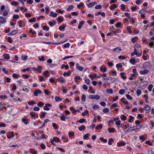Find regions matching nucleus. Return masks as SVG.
<instances>
[{
	"mask_svg": "<svg viewBox=\"0 0 154 154\" xmlns=\"http://www.w3.org/2000/svg\"><path fill=\"white\" fill-rule=\"evenodd\" d=\"M109 111V109L107 108H105L103 109V112L104 113L108 112Z\"/></svg>",
	"mask_w": 154,
	"mask_h": 154,
	"instance_id": "32",
	"label": "nucleus"
},
{
	"mask_svg": "<svg viewBox=\"0 0 154 154\" xmlns=\"http://www.w3.org/2000/svg\"><path fill=\"white\" fill-rule=\"evenodd\" d=\"M73 57V56H67L64 57L63 59V60H65L66 59H69V58H71Z\"/></svg>",
	"mask_w": 154,
	"mask_h": 154,
	"instance_id": "43",
	"label": "nucleus"
},
{
	"mask_svg": "<svg viewBox=\"0 0 154 154\" xmlns=\"http://www.w3.org/2000/svg\"><path fill=\"white\" fill-rule=\"evenodd\" d=\"M152 87L153 85H149L148 87V91H151L152 90Z\"/></svg>",
	"mask_w": 154,
	"mask_h": 154,
	"instance_id": "29",
	"label": "nucleus"
},
{
	"mask_svg": "<svg viewBox=\"0 0 154 154\" xmlns=\"http://www.w3.org/2000/svg\"><path fill=\"white\" fill-rule=\"evenodd\" d=\"M97 77V75L96 74H95L94 75H91L89 77L91 79H93L94 78H95Z\"/></svg>",
	"mask_w": 154,
	"mask_h": 154,
	"instance_id": "59",
	"label": "nucleus"
},
{
	"mask_svg": "<svg viewBox=\"0 0 154 154\" xmlns=\"http://www.w3.org/2000/svg\"><path fill=\"white\" fill-rule=\"evenodd\" d=\"M18 32V31L17 30H14L11 32H10L8 34V35H14L17 33Z\"/></svg>",
	"mask_w": 154,
	"mask_h": 154,
	"instance_id": "9",
	"label": "nucleus"
},
{
	"mask_svg": "<svg viewBox=\"0 0 154 154\" xmlns=\"http://www.w3.org/2000/svg\"><path fill=\"white\" fill-rule=\"evenodd\" d=\"M76 67L77 69L78 70L80 71H82L83 69V67L79 66V64L78 63H76Z\"/></svg>",
	"mask_w": 154,
	"mask_h": 154,
	"instance_id": "3",
	"label": "nucleus"
},
{
	"mask_svg": "<svg viewBox=\"0 0 154 154\" xmlns=\"http://www.w3.org/2000/svg\"><path fill=\"white\" fill-rule=\"evenodd\" d=\"M124 73L122 72L120 73V75L121 76L122 78L123 79H126V76H124Z\"/></svg>",
	"mask_w": 154,
	"mask_h": 154,
	"instance_id": "40",
	"label": "nucleus"
},
{
	"mask_svg": "<svg viewBox=\"0 0 154 154\" xmlns=\"http://www.w3.org/2000/svg\"><path fill=\"white\" fill-rule=\"evenodd\" d=\"M129 61L131 63L133 64H134L135 63V60L134 58H132L130 59Z\"/></svg>",
	"mask_w": 154,
	"mask_h": 154,
	"instance_id": "21",
	"label": "nucleus"
},
{
	"mask_svg": "<svg viewBox=\"0 0 154 154\" xmlns=\"http://www.w3.org/2000/svg\"><path fill=\"white\" fill-rule=\"evenodd\" d=\"M55 100L57 102H60L62 100V99L58 97H55Z\"/></svg>",
	"mask_w": 154,
	"mask_h": 154,
	"instance_id": "12",
	"label": "nucleus"
},
{
	"mask_svg": "<svg viewBox=\"0 0 154 154\" xmlns=\"http://www.w3.org/2000/svg\"><path fill=\"white\" fill-rule=\"evenodd\" d=\"M121 101L123 103L125 104H128V102L127 100H125V98H122L121 99Z\"/></svg>",
	"mask_w": 154,
	"mask_h": 154,
	"instance_id": "24",
	"label": "nucleus"
},
{
	"mask_svg": "<svg viewBox=\"0 0 154 154\" xmlns=\"http://www.w3.org/2000/svg\"><path fill=\"white\" fill-rule=\"evenodd\" d=\"M121 118L122 120H125L127 119V117L126 116L122 115V116L121 117Z\"/></svg>",
	"mask_w": 154,
	"mask_h": 154,
	"instance_id": "39",
	"label": "nucleus"
},
{
	"mask_svg": "<svg viewBox=\"0 0 154 154\" xmlns=\"http://www.w3.org/2000/svg\"><path fill=\"white\" fill-rule=\"evenodd\" d=\"M102 128V124H100L99 125H98V126H97L96 127V128L97 129H98L99 128Z\"/></svg>",
	"mask_w": 154,
	"mask_h": 154,
	"instance_id": "63",
	"label": "nucleus"
},
{
	"mask_svg": "<svg viewBox=\"0 0 154 154\" xmlns=\"http://www.w3.org/2000/svg\"><path fill=\"white\" fill-rule=\"evenodd\" d=\"M117 5L116 4H113L110 6V9L111 10L113 9L114 8H116L117 7Z\"/></svg>",
	"mask_w": 154,
	"mask_h": 154,
	"instance_id": "30",
	"label": "nucleus"
},
{
	"mask_svg": "<svg viewBox=\"0 0 154 154\" xmlns=\"http://www.w3.org/2000/svg\"><path fill=\"white\" fill-rule=\"evenodd\" d=\"M43 29L44 30H46L47 31H48L49 30V27L48 26H44L43 28Z\"/></svg>",
	"mask_w": 154,
	"mask_h": 154,
	"instance_id": "45",
	"label": "nucleus"
},
{
	"mask_svg": "<svg viewBox=\"0 0 154 154\" xmlns=\"http://www.w3.org/2000/svg\"><path fill=\"white\" fill-rule=\"evenodd\" d=\"M122 66V64L121 63H119L116 65V67L117 68H121Z\"/></svg>",
	"mask_w": 154,
	"mask_h": 154,
	"instance_id": "46",
	"label": "nucleus"
},
{
	"mask_svg": "<svg viewBox=\"0 0 154 154\" xmlns=\"http://www.w3.org/2000/svg\"><path fill=\"white\" fill-rule=\"evenodd\" d=\"M12 76L14 78L18 79V77L17 75L15 73H14L12 75Z\"/></svg>",
	"mask_w": 154,
	"mask_h": 154,
	"instance_id": "57",
	"label": "nucleus"
},
{
	"mask_svg": "<svg viewBox=\"0 0 154 154\" xmlns=\"http://www.w3.org/2000/svg\"><path fill=\"white\" fill-rule=\"evenodd\" d=\"M126 96L128 99L131 100L132 99V97H131L129 94H126Z\"/></svg>",
	"mask_w": 154,
	"mask_h": 154,
	"instance_id": "49",
	"label": "nucleus"
},
{
	"mask_svg": "<svg viewBox=\"0 0 154 154\" xmlns=\"http://www.w3.org/2000/svg\"><path fill=\"white\" fill-rule=\"evenodd\" d=\"M137 39V37H135L134 38H133L132 39V42L133 43H134Z\"/></svg>",
	"mask_w": 154,
	"mask_h": 154,
	"instance_id": "60",
	"label": "nucleus"
},
{
	"mask_svg": "<svg viewBox=\"0 0 154 154\" xmlns=\"http://www.w3.org/2000/svg\"><path fill=\"white\" fill-rule=\"evenodd\" d=\"M134 119V117L132 116H130L129 117V119L128 120V121L129 122H131V120Z\"/></svg>",
	"mask_w": 154,
	"mask_h": 154,
	"instance_id": "62",
	"label": "nucleus"
},
{
	"mask_svg": "<svg viewBox=\"0 0 154 154\" xmlns=\"http://www.w3.org/2000/svg\"><path fill=\"white\" fill-rule=\"evenodd\" d=\"M4 58L6 59H9L10 58V57L8 54H5L3 55Z\"/></svg>",
	"mask_w": 154,
	"mask_h": 154,
	"instance_id": "16",
	"label": "nucleus"
},
{
	"mask_svg": "<svg viewBox=\"0 0 154 154\" xmlns=\"http://www.w3.org/2000/svg\"><path fill=\"white\" fill-rule=\"evenodd\" d=\"M35 20V18H33L29 20V22L30 23L34 22Z\"/></svg>",
	"mask_w": 154,
	"mask_h": 154,
	"instance_id": "44",
	"label": "nucleus"
},
{
	"mask_svg": "<svg viewBox=\"0 0 154 154\" xmlns=\"http://www.w3.org/2000/svg\"><path fill=\"white\" fill-rule=\"evenodd\" d=\"M58 81L60 82V83H63L64 82V81L63 79V77H61L60 78H58L57 79Z\"/></svg>",
	"mask_w": 154,
	"mask_h": 154,
	"instance_id": "15",
	"label": "nucleus"
},
{
	"mask_svg": "<svg viewBox=\"0 0 154 154\" xmlns=\"http://www.w3.org/2000/svg\"><path fill=\"white\" fill-rule=\"evenodd\" d=\"M136 75V74H132L131 76L129 78V79L130 80H132L133 78L135 77Z\"/></svg>",
	"mask_w": 154,
	"mask_h": 154,
	"instance_id": "37",
	"label": "nucleus"
},
{
	"mask_svg": "<svg viewBox=\"0 0 154 154\" xmlns=\"http://www.w3.org/2000/svg\"><path fill=\"white\" fill-rule=\"evenodd\" d=\"M85 120H86L85 119H82L79 120V122L80 123H82L83 122H85Z\"/></svg>",
	"mask_w": 154,
	"mask_h": 154,
	"instance_id": "58",
	"label": "nucleus"
},
{
	"mask_svg": "<svg viewBox=\"0 0 154 154\" xmlns=\"http://www.w3.org/2000/svg\"><path fill=\"white\" fill-rule=\"evenodd\" d=\"M44 105V103L42 102H40L38 104V105L39 107H41Z\"/></svg>",
	"mask_w": 154,
	"mask_h": 154,
	"instance_id": "56",
	"label": "nucleus"
},
{
	"mask_svg": "<svg viewBox=\"0 0 154 154\" xmlns=\"http://www.w3.org/2000/svg\"><path fill=\"white\" fill-rule=\"evenodd\" d=\"M145 66H146V67L148 68V69H149L151 66L149 62H146L145 63Z\"/></svg>",
	"mask_w": 154,
	"mask_h": 154,
	"instance_id": "20",
	"label": "nucleus"
},
{
	"mask_svg": "<svg viewBox=\"0 0 154 154\" xmlns=\"http://www.w3.org/2000/svg\"><path fill=\"white\" fill-rule=\"evenodd\" d=\"M30 152L33 153V154H37L38 153V152L37 151L33 149H30Z\"/></svg>",
	"mask_w": 154,
	"mask_h": 154,
	"instance_id": "18",
	"label": "nucleus"
},
{
	"mask_svg": "<svg viewBox=\"0 0 154 154\" xmlns=\"http://www.w3.org/2000/svg\"><path fill=\"white\" fill-rule=\"evenodd\" d=\"M125 92V90L124 89H121L119 91V93L120 94L123 95V94H124Z\"/></svg>",
	"mask_w": 154,
	"mask_h": 154,
	"instance_id": "23",
	"label": "nucleus"
},
{
	"mask_svg": "<svg viewBox=\"0 0 154 154\" xmlns=\"http://www.w3.org/2000/svg\"><path fill=\"white\" fill-rule=\"evenodd\" d=\"M73 8L74 6L73 5H71L68 8H67V10L68 11H70Z\"/></svg>",
	"mask_w": 154,
	"mask_h": 154,
	"instance_id": "35",
	"label": "nucleus"
},
{
	"mask_svg": "<svg viewBox=\"0 0 154 154\" xmlns=\"http://www.w3.org/2000/svg\"><path fill=\"white\" fill-rule=\"evenodd\" d=\"M6 19L5 17H0V22L1 23H6Z\"/></svg>",
	"mask_w": 154,
	"mask_h": 154,
	"instance_id": "7",
	"label": "nucleus"
},
{
	"mask_svg": "<svg viewBox=\"0 0 154 154\" xmlns=\"http://www.w3.org/2000/svg\"><path fill=\"white\" fill-rule=\"evenodd\" d=\"M113 139L112 138L109 139L108 142V143L109 145H112V142H113Z\"/></svg>",
	"mask_w": 154,
	"mask_h": 154,
	"instance_id": "31",
	"label": "nucleus"
},
{
	"mask_svg": "<svg viewBox=\"0 0 154 154\" xmlns=\"http://www.w3.org/2000/svg\"><path fill=\"white\" fill-rule=\"evenodd\" d=\"M65 28V26L63 25V26H60L59 27V29L60 30H62Z\"/></svg>",
	"mask_w": 154,
	"mask_h": 154,
	"instance_id": "51",
	"label": "nucleus"
},
{
	"mask_svg": "<svg viewBox=\"0 0 154 154\" xmlns=\"http://www.w3.org/2000/svg\"><path fill=\"white\" fill-rule=\"evenodd\" d=\"M141 91L140 89H138L137 91V95H140L141 94Z\"/></svg>",
	"mask_w": 154,
	"mask_h": 154,
	"instance_id": "64",
	"label": "nucleus"
},
{
	"mask_svg": "<svg viewBox=\"0 0 154 154\" xmlns=\"http://www.w3.org/2000/svg\"><path fill=\"white\" fill-rule=\"evenodd\" d=\"M107 80H110L111 81V82H113L116 81V80L114 78H112V77H108L107 78Z\"/></svg>",
	"mask_w": 154,
	"mask_h": 154,
	"instance_id": "27",
	"label": "nucleus"
},
{
	"mask_svg": "<svg viewBox=\"0 0 154 154\" xmlns=\"http://www.w3.org/2000/svg\"><path fill=\"white\" fill-rule=\"evenodd\" d=\"M115 124L117 126V127L119 128L121 124V121L120 120H118L116 122Z\"/></svg>",
	"mask_w": 154,
	"mask_h": 154,
	"instance_id": "28",
	"label": "nucleus"
},
{
	"mask_svg": "<svg viewBox=\"0 0 154 154\" xmlns=\"http://www.w3.org/2000/svg\"><path fill=\"white\" fill-rule=\"evenodd\" d=\"M100 104L102 106L105 107L106 106V103L103 101H102L100 103Z\"/></svg>",
	"mask_w": 154,
	"mask_h": 154,
	"instance_id": "36",
	"label": "nucleus"
},
{
	"mask_svg": "<svg viewBox=\"0 0 154 154\" xmlns=\"http://www.w3.org/2000/svg\"><path fill=\"white\" fill-rule=\"evenodd\" d=\"M50 16L54 17H56L57 16V14L53 11H51L49 15Z\"/></svg>",
	"mask_w": 154,
	"mask_h": 154,
	"instance_id": "5",
	"label": "nucleus"
},
{
	"mask_svg": "<svg viewBox=\"0 0 154 154\" xmlns=\"http://www.w3.org/2000/svg\"><path fill=\"white\" fill-rule=\"evenodd\" d=\"M49 73V72L48 70H46L44 73V75L46 77L48 76H49L48 74Z\"/></svg>",
	"mask_w": 154,
	"mask_h": 154,
	"instance_id": "53",
	"label": "nucleus"
},
{
	"mask_svg": "<svg viewBox=\"0 0 154 154\" xmlns=\"http://www.w3.org/2000/svg\"><path fill=\"white\" fill-rule=\"evenodd\" d=\"M51 140L54 142L55 141V142H58L60 141L59 138L57 137H53V139Z\"/></svg>",
	"mask_w": 154,
	"mask_h": 154,
	"instance_id": "13",
	"label": "nucleus"
},
{
	"mask_svg": "<svg viewBox=\"0 0 154 154\" xmlns=\"http://www.w3.org/2000/svg\"><path fill=\"white\" fill-rule=\"evenodd\" d=\"M150 107L148 105H145V110H150Z\"/></svg>",
	"mask_w": 154,
	"mask_h": 154,
	"instance_id": "33",
	"label": "nucleus"
},
{
	"mask_svg": "<svg viewBox=\"0 0 154 154\" xmlns=\"http://www.w3.org/2000/svg\"><path fill=\"white\" fill-rule=\"evenodd\" d=\"M108 131L109 132H113L115 131V129L114 128H109L108 129Z\"/></svg>",
	"mask_w": 154,
	"mask_h": 154,
	"instance_id": "41",
	"label": "nucleus"
},
{
	"mask_svg": "<svg viewBox=\"0 0 154 154\" xmlns=\"http://www.w3.org/2000/svg\"><path fill=\"white\" fill-rule=\"evenodd\" d=\"M85 83L88 85H89L90 84V80L89 79H87L85 80Z\"/></svg>",
	"mask_w": 154,
	"mask_h": 154,
	"instance_id": "48",
	"label": "nucleus"
},
{
	"mask_svg": "<svg viewBox=\"0 0 154 154\" xmlns=\"http://www.w3.org/2000/svg\"><path fill=\"white\" fill-rule=\"evenodd\" d=\"M51 106V104L49 103H47L45 105V106H44L43 109L45 110H50V108H49V107Z\"/></svg>",
	"mask_w": 154,
	"mask_h": 154,
	"instance_id": "4",
	"label": "nucleus"
},
{
	"mask_svg": "<svg viewBox=\"0 0 154 154\" xmlns=\"http://www.w3.org/2000/svg\"><path fill=\"white\" fill-rule=\"evenodd\" d=\"M42 93V91L39 89L38 90H35L34 92V94L35 96H38V94H41Z\"/></svg>",
	"mask_w": 154,
	"mask_h": 154,
	"instance_id": "2",
	"label": "nucleus"
},
{
	"mask_svg": "<svg viewBox=\"0 0 154 154\" xmlns=\"http://www.w3.org/2000/svg\"><path fill=\"white\" fill-rule=\"evenodd\" d=\"M100 70L101 72H105L106 71L107 69L105 67L101 66L100 68Z\"/></svg>",
	"mask_w": 154,
	"mask_h": 154,
	"instance_id": "11",
	"label": "nucleus"
},
{
	"mask_svg": "<svg viewBox=\"0 0 154 154\" xmlns=\"http://www.w3.org/2000/svg\"><path fill=\"white\" fill-rule=\"evenodd\" d=\"M140 45L138 44H136L134 45V49H136L137 50H138V48H140Z\"/></svg>",
	"mask_w": 154,
	"mask_h": 154,
	"instance_id": "25",
	"label": "nucleus"
},
{
	"mask_svg": "<svg viewBox=\"0 0 154 154\" xmlns=\"http://www.w3.org/2000/svg\"><path fill=\"white\" fill-rule=\"evenodd\" d=\"M28 103L29 105L33 106L34 104L35 103L34 101L32 100L31 101L28 102Z\"/></svg>",
	"mask_w": 154,
	"mask_h": 154,
	"instance_id": "47",
	"label": "nucleus"
},
{
	"mask_svg": "<svg viewBox=\"0 0 154 154\" xmlns=\"http://www.w3.org/2000/svg\"><path fill=\"white\" fill-rule=\"evenodd\" d=\"M56 24V23L55 21H54L53 22H50L49 23V25L51 26L52 27L54 25Z\"/></svg>",
	"mask_w": 154,
	"mask_h": 154,
	"instance_id": "19",
	"label": "nucleus"
},
{
	"mask_svg": "<svg viewBox=\"0 0 154 154\" xmlns=\"http://www.w3.org/2000/svg\"><path fill=\"white\" fill-rule=\"evenodd\" d=\"M84 23L83 21H81L79 22V24L78 26V28L79 29H80L82 27V26L84 24Z\"/></svg>",
	"mask_w": 154,
	"mask_h": 154,
	"instance_id": "17",
	"label": "nucleus"
},
{
	"mask_svg": "<svg viewBox=\"0 0 154 154\" xmlns=\"http://www.w3.org/2000/svg\"><path fill=\"white\" fill-rule=\"evenodd\" d=\"M60 120L62 121H65L66 119V117L64 115L62 114L60 116Z\"/></svg>",
	"mask_w": 154,
	"mask_h": 154,
	"instance_id": "22",
	"label": "nucleus"
},
{
	"mask_svg": "<svg viewBox=\"0 0 154 154\" xmlns=\"http://www.w3.org/2000/svg\"><path fill=\"white\" fill-rule=\"evenodd\" d=\"M85 128L86 127L84 125H82L79 128V130L81 131L83 130H84Z\"/></svg>",
	"mask_w": 154,
	"mask_h": 154,
	"instance_id": "34",
	"label": "nucleus"
},
{
	"mask_svg": "<svg viewBox=\"0 0 154 154\" xmlns=\"http://www.w3.org/2000/svg\"><path fill=\"white\" fill-rule=\"evenodd\" d=\"M141 127V126L140 125L138 126H134L131 127V131H133L140 128Z\"/></svg>",
	"mask_w": 154,
	"mask_h": 154,
	"instance_id": "6",
	"label": "nucleus"
},
{
	"mask_svg": "<svg viewBox=\"0 0 154 154\" xmlns=\"http://www.w3.org/2000/svg\"><path fill=\"white\" fill-rule=\"evenodd\" d=\"M22 121L26 125L27 124V121L26 119L24 118H23L22 119Z\"/></svg>",
	"mask_w": 154,
	"mask_h": 154,
	"instance_id": "52",
	"label": "nucleus"
},
{
	"mask_svg": "<svg viewBox=\"0 0 154 154\" xmlns=\"http://www.w3.org/2000/svg\"><path fill=\"white\" fill-rule=\"evenodd\" d=\"M86 96L85 94H83L82 96V102H84L85 101Z\"/></svg>",
	"mask_w": 154,
	"mask_h": 154,
	"instance_id": "26",
	"label": "nucleus"
},
{
	"mask_svg": "<svg viewBox=\"0 0 154 154\" xmlns=\"http://www.w3.org/2000/svg\"><path fill=\"white\" fill-rule=\"evenodd\" d=\"M70 46V44L69 43H67L64 45V48H69Z\"/></svg>",
	"mask_w": 154,
	"mask_h": 154,
	"instance_id": "38",
	"label": "nucleus"
},
{
	"mask_svg": "<svg viewBox=\"0 0 154 154\" xmlns=\"http://www.w3.org/2000/svg\"><path fill=\"white\" fill-rule=\"evenodd\" d=\"M137 50H136V49H134V51L131 53V56H134L135 55H138V54L137 53Z\"/></svg>",
	"mask_w": 154,
	"mask_h": 154,
	"instance_id": "14",
	"label": "nucleus"
},
{
	"mask_svg": "<svg viewBox=\"0 0 154 154\" xmlns=\"http://www.w3.org/2000/svg\"><path fill=\"white\" fill-rule=\"evenodd\" d=\"M11 4L12 5H15V6H17L18 5V3L17 2L13 1L12 2Z\"/></svg>",
	"mask_w": 154,
	"mask_h": 154,
	"instance_id": "54",
	"label": "nucleus"
},
{
	"mask_svg": "<svg viewBox=\"0 0 154 154\" xmlns=\"http://www.w3.org/2000/svg\"><path fill=\"white\" fill-rule=\"evenodd\" d=\"M121 49L120 47H117L113 49V51L115 53H118L121 51Z\"/></svg>",
	"mask_w": 154,
	"mask_h": 154,
	"instance_id": "8",
	"label": "nucleus"
},
{
	"mask_svg": "<svg viewBox=\"0 0 154 154\" xmlns=\"http://www.w3.org/2000/svg\"><path fill=\"white\" fill-rule=\"evenodd\" d=\"M102 8V6L101 5H96L95 6V8L96 9H101Z\"/></svg>",
	"mask_w": 154,
	"mask_h": 154,
	"instance_id": "42",
	"label": "nucleus"
},
{
	"mask_svg": "<svg viewBox=\"0 0 154 154\" xmlns=\"http://www.w3.org/2000/svg\"><path fill=\"white\" fill-rule=\"evenodd\" d=\"M38 59L40 61H44L45 60V59L43 56H41V57H39Z\"/></svg>",
	"mask_w": 154,
	"mask_h": 154,
	"instance_id": "55",
	"label": "nucleus"
},
{
	"mask_svg": "<svg viewBox=\"0 0 154 154\" xmlns=\"http://www.w3.org/2000/svg\"><path fill=\"white\" fill-rule=\"evenodd\" d=\"M131 29V27L130 26H128L127 27V30L128 33H132V32L130 30Z\"/></svg>",
	"mask_w": 154,
	"mask_h": 154,
	"instance_id": "50",
	"label": "nucleus"
},
{
	"mask_svg": "<svg viewBox=\"0 0 154 154\" xmlns=\"http://www.w3.org/2000/svg\"><path fill=\"white\" fill-rule=\"evenodd\" d=\"M89 97L91 99H95L96 100H98L100 98V97L98 95H91L89 96Z\"/></svg>",
	"mask_w": 154,
	"mask_h": 154,
	"instance_id": "1",
	"label": "nucleus"
},
{
	"mask_svg": "<svg viewBox=\"0 0 154 154\" xmlns=\"http://www.w3.org/2000/svg\"><path fill=\"white\" fill-rule=\"evenodd\" d=\"M106 91L108 94H111L113 93V91L112 89L107 88L106 90Z\"/></svg>",
	"mask_w": 154,
	"mask_h": 154,
	"instance_id": "10",
	"label": "nucleus"
},
{
	"mask_svg": "<svg viewBox=\"0 0 154 154\" xmlns=\"http://www.w3.org/2000/svg\"><path fill=\"white\" fill-rule=\"evenodd\" d=\"M74 133L73 132H70L69 133V135L70 137H72L74 135Z\"/></svg>",
	"mask_w": 154,
	"mask_h": 154,
	"instance_id": "61",
	"label": "nucleus"
}]
</instances>
